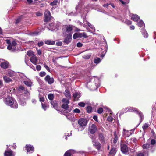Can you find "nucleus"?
Wrapping results in <instances>:
<instances>
[{
	"instance_id": "nucleus-1",
	"label": "nucleus",
	"mask_w": 156,
	"mask_h": 156,
	"mask_svg": "<svg viewBox=\"0 0 156 156\" xmlns=\"http://www.w3.org/2000/svg\"><path fill=\"white\" fill-rule=\"evenodd\" d=\"M5 102L7 105L10 106L12 108L16 109L18 108L17 102L12 97L8 96L6 99Z\"/></svg>"
},
{
	"instance_id": "nucleus-2",
	"label": "nucleus",
	"mask_w": 156,
	"mask_h": 156,
	"mask_svg": "<svg viewBox=\"0 0 156 156\" xmlns=\"http://www.w3.org/2000/svg\"><path fill=\"white\" fill-rule=\"evenodd\" d=\"M119 134L118 132L115 131L114 133V136L111 139V146H116L118 144L117 141L118 138Z\"/></svg>"
},
{
	"instance_id": "nucleus-3",
	"label": "nucleus",
	"mask_w": 156,
	"mask_h": 156,
	"mask_svg": "<svg viewBox=\"0 0 156 156\" xmlns=\"http://www.w3.org/2000/svg\"><path fill=\"white\" fill-rule=\"evenodd\" d=\"M6 42L8 45L7 46V48L9 50H14L15 49V46L17 44V43L14 41H11L10 40L7 39L6 40Z\"/></svg>"
},
{
	"instance_id": "nucleus-4",
	"label": "nucleus",
	"mask_w": 156,
	"mask_h": 156,
	"mask_svg": "<svg viewBox=\"0 0 156 156\" xmlns=\"http://www.w3.org/2000/svg\"><path fill=\"white\" fill-rule=\"evenodd\" d=\"M51 16L50 11L48 10H46L44 13V21L47 22L51 20Z\"/></svg>"
},
{
	"instance_id": "nucleus-5",
	"label": "nucleus",
	"mask_w": 156,
	"mask_h": 156,
	"mask_svg": "<svg viewBox=\"0 0 156 156\" xmlns=\"http://www.w3.org/2000/svg\"><path fill=\"white\" fill-rule=\"evenodd\" d=\"M83 37L84 38H87L88 36H87L85 33H75L74 34L73 36V38L74 39H75L78 38H81Z\"/></svg>"
},
{
	"instance_id": "nucleus-6",
	"label": "nucleus",
	"mask_w": 156,
	"mask_h": 156,
	"mask_svg": "<svg viewBox=\"0 0 156 156\" xmlns=\"http://www.w3.org/2000/svg\"><path fill=\"white\" fill-rule=\"evenodd\" d=\"M121 151L124 154H127L128 153V149L126 144L124 142H122L121 143Z\"/></svg>"
},
{
	"instance_id": "nucleus-7",
	"label": "nucleus",
	"mask_w": 156,
	"mask_h": 156,
	"mask_svg": "<svg viewBox=\"0 0 156 156\" xmlns=\"http://www.w3.org/2000/svg\"><path fill=\"white\" fill-rule=\"evenodd\" d=\"M95 138H96L94 136H92L91 137L92 141L94 142L93 145L95 146L98 150H99L101 147V144L98 141H96Z\"/></svg>"
},
{
	"instance_id": "nucleus-8",
	"label": "nucleus",
	"mask_w": 156,
	"mask_h": 156,
	"mask_svg": "<svg viewBox=\"0 0 156 156\" xmlns=\"http://www.w3.org/2000/svg\"><path fill=\"white\" fill-rule=\"evenodd\" d=\"M72 36L71 33H70L67 34L66 37L65 38L63 41V42L66 44L69 43L71 41Z\"/></svg>"
},
{
	"instance_id": "nucleus-9",
	"label": "nucleus",
	"mask_w": 156,
	"mask_h": 156,
	"mask_svg": "<svg viewBox=\"0 0 156 156\" xmlns=\"http://www.w3.org/2000/svg\"><path fill=\"white\" fill-rule=\"evenodd\" d=\"M44 80L46 82L48 83L49 84H52L54 81V80L53 77H50L49 75H47L44 78Z\"/></svg>"
},
{
	"instance_id": "nucleus-10",
	"label": "nucleus",
	"mask_w": 156,
	"mask_h": 156,
	"mask_svg": "<svg viewBox=\"0 0 156 156\" xmlns=\"http://www.w3.org/2000/svg\"><path fill=\"white\" fill-rule=\"evenodd\" d=\"M27 151V154L32 153L34 151V148L33 146L30 144H27L25 147Z\"/></svg>"
},
{
	"instance_id": "nucleus-11",
	"label": "nucleus",
	"mask_w": 156,
	"mask_h": 156,
	"mask_svg": "<svg viewBox=\"0 0 156 156\" xmlns=\"http://www.w3.org/2000/svg\"><path fill=\"white\" fill-rule=\"evenodd\" d=\"M87 122V120L84 118H81L78 121L79 124L81 127L85 126Z\"/></svg>"
},
{
	"instance_id": "nucleus-12",
	"label": "nucleus",
	"mask_w": 156,
	"mask_h": 156,
	"mask_svg": "<svg viewBox=\"0 0 156 156\" xmlns=\"http://www.w3.org/2000/svg\"><path fill=\"white\" fill-rule=\"evenodd\" d=\"M136 113L139 116L140 118V123L136 126V127H138L140 123L142 122V120H143L144 119V115L143 114V113L141 112V111H139V110L137 111V112H136Z\"/></svg>"
},
{
	"instance_id": "nucleus-13",
	"label": "nucleus",
	"mask_w": 156,
	"mask_h": 156,
	"mask_svg": "<svg viewBox=\"0 0 156 156\" xmlns=\"http://www.w3.org/2000/svg\"><path fill=\"white\" fill-rule=\"evenodd\" d=\"M135 129H131L130 130H126L124 129V133L126 134L127 136H129L131 135L133 133Z\"/></svg>"
},
{
	"instance_id": "nucleus-14",
	"label": "nucleus",
	"mask_w": 156,
	"mask_h": 156,
	"mask_svg": "<svg viewBox=\"0 0 156 156\" xmlns=\"http://www.w3.org/2000/svg\"><path fill=\"white\" fill-rule=\"evenodd\" d=\"M117 150L116 146H111V149L109 153V155L114 156Z\"/></svg>"
},
{
	"instance_id": "nucleus-15",
	"label": "nucleus",
	"mask_w": 156,
	"mask_h": 156,
	"mask_svg": "<svg viewBox=\"0 0 156 156\" xmlns=\"http://www.w3.org/2000/svg\"><path fill=\"white\" fill-rule=\"evenodd\" d=\"M58 101L56 100L51 101L50 103L53 108L57 110H58Z\"/></svg>"
},
{
	"instance_id": "nucleus-16",
	"label": "nucleus",
	"mask_w": 156,
	"mask_h": 156,
	"mask_svg": "<svg viewBox=\"0 0 156 156\" xmlns=\"http://www.w3.org/2000/svg\"><path fill=\"white\" fill-rule=\"evenodd\" d=\"M1 67L4 69H6L9 67V63L7 61L1 62L0 64Z\"/></svg>"
},
{
	"instance_id": "nucleus-17",
	"label": "nucleus",
	"mask_w": 156,
	"mask_h": 156,
	"mask_svg": "<svg viewBox=\"0 0 156 156\" xmlns=\"http://www.w3.org/2000/svg\"><path fill=\"white\" fill-rule=\"evenodd\" d=\"M30 62L33 64L36 65L37 62V59L35 56H31L30 59Z\"/></svg>"
},
{
	"instance_id": "nucleus-18",
	"label": "nucleus",
	"mask_w": 156,
	"mask_h": 156,
	"mask_svg": "<svg viewBox=\"0 0 156 156\" xmlns=\"http://www.w3.org/2000/svg\"><path fill=\"white\" fill-rule=\"evenodd\" d=\"M15 154L11 150L6 151L4 153L5 156H15Z\"/></svg>"
},
{
	"instance_id": "nucleus-19",
	"label": "nucleus",
	"mask_w": 156,
	"mask_h": 156,
	"mask_svg": "<svg viewBox=\"0 0 156 156\" xmlns=\"http://www.w3.org/2000/svg\"><path fill=\"white\" fill-rule=\"evenodd\" d=\"M131 19L134 21H138L140 19L139 16L136 14H133L131 18Z\"/></svg>"
},
{
	"instance_id": "nucleus-20",
	"label": "nucleus",
	"mask_w": 156,
	"mask_h": 156,
	"mask_svg": "<svg viewBox=\"0 0 156 156\" xmlns=\"http://www.w3.org/2000/svg\"><path fill=\"white\" fill-rule=\"evenodd\" d=\"M65 27L66 29V31L68 32H71L73 30L72 27L69 25H66Z\"/></svg>"
},
{
	"instance_id": "nucleus-21",
	"label": "nucleus",
	"mask_w": 156,
	"mask_h": 156,
	"mask_svg": "<svg viewBox=\"0 0 156 156\" xmlns=\"http://www.w3.org/2000/svg\"><path fill=\"white\" fill-rule=\"evenodd\" d=\"M4 81L6 83H9L12 81V80L11 79L7 76H5L3 77Z\"/></svg>"
},
{
	"instance_id": "nucleus-22",
	"label": "nucleus",
	"mask_w": 156,
	"mask_h": 156,
	"mask_svg": "<svg viewBox=\"0 0 156 156\" xmlns=\"http://www.w3.org/2000/svg\"><path fill=\"white\" fill-rule=\"evenodd\" d=\"M99 139L102 143H105L104 137L102 134H100L99 136Z\"/></svg>"
},
{
	"instance_id": "nucleus-23",
	"label": "nucleus",
	"mask_w": 156,
	"mask_h": 156,
	"mask_svg": "<svg viewBox=\"0 0 156 156\" xmlns=\"http://www.w3.org/2000/svg\"><path fill=\"white\" fill-rule=\"evenodd\" d=\"M45 43L48 45H54L55 44V41L50 40H47L45 41Z\"/></svg>"
},
{
	"instance_id": "nucleus-24",
	"label": "nucleus",
	"mask_w": 156,
	"mask_h": 156,
	"mask_svg": "<svg viewBox=\"0 0 156 156\" xmlns=\"http://www.w3.org/2000/svg\"><path fill=\"white\" fill-rule=\"evenodd\" d=\"M89 130L91 134L94 133L97 130L96 127H89Z\"/></svg>"
},
{
	"instance_id": "nucleus-25",
	"label": "nucleus",
	"mask_w": 156,
	"mask_h": 156,
	"mask_svg": "<svg viewBox=\"0 0 156 156\" xmlns=\"http://www.w3.org/2000/svg\"><path fill=\"white\" fill-rule=\"evenodd\" d=\"M64 94L66 97L68 98L70 97V92L68 89H66L65 90Z\"/></svg>"
},
{
	"instance_id": "nucleus-26",
	"label": "nucleus",
	"mask_w": 156,
	"mask_h": 156,
	"mask_svg": "<svg viewBox=\"0 0 156 156\" xmlns=\"http://www.w3.org/2000/svg\"><path fill=\"white\" fill-rule=\"evenodd\" d=\"M68 104V103L62 104L61 106L62 108L65 110H67L69 108Z\"/></svg>"
},
{
	"instance_id": "nucleus-27",
	"label": "nucleus",
	"mask_w": 156,
	"mask_h": 156,
	"mask_svg": "<svg viewBox=\"0 0 156 156\" xmlns=\"http://www.w3.org/2000/svg\"><path fill=\"white\" fill-rule=\"evenodd\" d=\"M151 145L149 144H144L143 146V149H147L151 147Z\"/></svg>"
},
{
	"instance_id": "nucleus-28",
	"label": "nucleus",
	"mask_w": 156,
	"mask_h": 156,
	"mask_svg": "<svg viewBox=\"0 0 156 156\" xmlns=\"http://www.w3.org/2000/svg\"><path fill=\"white\" fill-rule=\"evenodd\" d=\"M86 111L87 113H90L92 111V107L90 106H88L86 108Z\"/></svg>"
},
{
	"instance_id": "nucleus-29",
	"label": "nucleus",
	"mask_w": 156,
	"mask_h": 156,
	"mask_svg": "<svg viewBox=\"0 0 156 156\" xmlns=\"http://www.w3.org/2000/svg\"><path fill=\"white\" fill-rule=\"evenodd\" d=\"M137 25L138 26L140 27H143L144 26V24L142 20H140L139 22L137 23Z\"/></svg>"
},
{
	"instance_id": "nucleus-30",
	"label": "nucleus",
	"mask_w": 156,
	"mask_h": 156,
	"mask_svg": "<svg viewBox=\"0 0 156 156\" xmlns=\"http://www.w3.org/2000/svg\"><path fill=\"white\" fill-rule=\"evenodd\" d=\"M73 96L75 99H78L80 97L79 94L76 92L73 93Z\"/></svg>"
},
{
	"instance_id": "nucleus-31",
	"label": "nucleus",
	"mask_w": 156,
	"mask_h": 156,
	"mask_svg": "<svg viewBox=\"0 0 156 156\" xmlns=\"http://www.w3.org/2000/svg\"><path fill=\"white\" fill-rule=\"evenodd\" d=\"M122 4L123 5H126L128 4L129 2V0H119Z\"/></svg>"
},
{
	"instance_id": "nucleus-32",
	"label": "nucleus",
	"mask_w": 156,
	"mask_h": 156,
	"mask_svg": "<svg viewBox=\"0 0 156 156\" xmlns=\"http://www.w3.org/2000/svg\"><path fill=\"white\" fill-rule=\"evenodd\" d=\"M101 59L100 58L98 57L94 58V62L96 64H98L100 62Z\"/></svg>"
},
{
	"instance_id": "nucleus-33",
	"label": "nucleus",
	"mask_w": 156,
	"mask_h": 156,
	"mask_svg": "<svg viewBox=\"0 0 156 156\" xmlns=\"http://www.w3.org/2000/svg\"><path fill=\"white\" fill-rule=\"evenodd\" d=\"M72 151L71 150L67 151L64 154V156H71Z\"/></svg>"
},
{
	"instance_id": "nucleus-34",
	"label": "nucleus",
	"mask_w": 156,
	"mask_h": 156,
	"mask_svg": "<svg viewBox=\"0 0 156 156\" xmlns=\"http://www.w3.org/2000/svg\"><path fill=\"white\" fill-rule=\"evenodd\" d=\"M138 110V109L137 108H133V107H131L129 109V111L131 112L135 111V112H137Z\"/></svg>"
},
{
	"instance_id": "nucleus-35",
	"label": "nucleus",
	"mask_w": 156,
	"mask_h": 156,
	"mask_svg": "<svg viewBox=\"0 0 156 156\" xmlns=\"http://www.w3.org/2000/svg\"><path fill=\"white\" fill-rule=\"evenodd\" d=\"M48 97L50 100L51 101H53V100L54 98V95L52 94H50L48 95Z\"/></svg>"
},
{
	"instance_id": "nucleus-36",
	"label": "nucleus",
	"mask_w": 156,
	"mask_h": 156,
	"mask_svg": "<svg viewBox=\"0 0 156 156\" xmlns=\"http://www.w3.org/2000/svg\"><path fill=\"white\" fill-rule=\"evenodd\" d=\"M24 83L27 86L30 87L31 86V83L30 82L28 81H24Z\"/></svg>"
},
{
	"instance_id": "nucleus-37",
	"label": "nucleus",
	"mask_w": 156,
	"mask_h": 156,
	"mask_svg": "<svg viewBox=\"0 0 156 156\" xmlns=\"http://www.w3.org/2000/svg\"><path fill=\"white\" fill-rule=\"evenodd\" d=\"M142 34L145 38H147L148 37V34L145 30H144L142 32Z\"/></svg>"
},
{
	"instance_id": "nucleus-38",
	"label": "nucleus",
	"mask_w": 156,
	"mask_h": 156,
	"mask_svg": "<svg viewBox=\"0 0 156 156\" xmlns=\"http://www.w3.org/2000/svg\"><path fill=\"white\" fill-rule=\"evenodd\" d=\"M58 2L57 0H54L53 2L50 3V5L51 6H54L56 5Z\"/></svg>"
},
{
	"instance_id": "nucleus-39",
	"label": "nucleus",
	"mask_w": 156,
	"mask_h": 156,
	"mask_svg": "<svg viewBox=\"0 0 156 156\" xmlns=\"http://www.w3.org/2000/svg\"><path fill=\"white\" fill-rule=\"evenodd\" d=\"M62 101L63 103H66L69 104V100L67 99L66 98H63L62 100Z\"/></svg>"
},
{
	"instance_id": "nucleus-40",
	"label": "nucleus",
	"mask_w": 156,
	"mask_h": 156,
	"mask_svg": "<svg viewBox=\"0 0 156 156\" xmlns=\"http://www.w3.org/2000/svg\"><path fill=\"white\" fill-rule=\"evenodd\" d=\"M27 55L29 56H32L33 55H34L33 54V52L32 51H29L27 52Z\"/></svg>"
},
{
	"instance_id": "nucleus-41",
	"label": "nucleus",
	"mask_w": 156,
	"mask_h": 156,
	"mask_svg": "<svg viewBox=\"0 0 156 156\" xmlns=\"http://www.w3.org/2000/svg\"><path fill=\"white\" fill-rule=\"evenodd\" d=\"M46 74L45 72H41L39 73V76L41 77L44 76Z\"/></svg>"
},
{
	"instance_id": "nucleus-42",
	"label": "nucleus",
	"mask_w": 156,
	"mask_h": 156,
	"mask_svg": "<svg viewBox=\"0 0 156 156\" xmlns=\"http://www.w3.org/2000/svg\"><path fill=\"white\" fill-rule=\"evenodd\" d=\"M83 57V58L86 59H88L90 58V54L85 55H84Z\"/></svg>"
},
{
	"instance_id": "nucleus-43",
	"label": "nucleus",
	"mask_w": 156,
	"mask_h": 156,
	"mask_svg": "<svg viewBox=\"0 0 156 156\" xmlns=\"http://www.w3.org/2000/svg\"><path fill=\"white\" fill-rule=\"evenodd\" d=\"M103 109L101 107L99 108L97 110L98 113L99 114L103 112Z\"/></svg>"
},
{
	"instance_id": "nucleus-44",
	"label": "nucleus",
	"mask_w": 156,
	"mask_h": 156,
	"mask_svg": "<svg viewBox=\"0 0 156 156\" xmlns=\"http://www.w3.org/2000/svg\"><path fill=\"white\" fill-rule=\"evenodd\" d=\"M78 105L80 107H84L85 106V104L84 103L81 102L79 103Z\"/></svg>"
},
{
	"instance_id": "nucleus-45",
	"label": "nucleus",
	"mask_w": 156,
	"mask_h": 156,
	"mask_svg": "<svg viewBox=\"0 0 156 156\" xmlns=\"http://www.w3.org/2000/svg\"><path fill=\"white\" fill-rule=\"evenodd\" d=\"M132 21L128 20H126L125 21V23L128 25H130L132 24Z\"/></svg>"
},
{
	"instance_id": "nucleus-46",
	"label": "nucleus",
	"mask_w": 156,
	"mask_h": 156,
	"mask_svg": "<svg viewBox=\"0 0 156 156\" xmlns=\"http://www.w3.org/2000/svg\"><path fill=\"white\" fill-rule=\"evenodd\" d=\"M150 122L149 121L148 122H147L146 123L144 126H142V127H149V126H150Z\"/></svg>"
},
{
	"instance_id": "nucleus-47",
	"label": "nucleus",
	"mask_w": 156,
	"mask_h": 156,
	"mask_svg": "<svg viewBox=\"0 0 156 156\" xmlns=\"http://www.w3.org/2000/svg\"><path fill=\"white\" fill-rule=\"evenodd\" d=\"M73 112L75 113H79L80 112V109L78 108H76L73 110Z\"/></svg>"
},
{
	"instance_id": "nucleus-48",
	"label": "nucleus",
	"mask_w": 156,
	"mask_h": 156,
	"mask_svg": "<svg viewBox=\"0 0 156 156\" xmlns=\"http://www.w3.org/2000/svg\"><path fill=\"white\" fill-rule=\"evenodd\" d=\"M41 66L40 65H37L36 67V69L37 71H38L41 70Z\"/></svg>"
},
{
	"instance_id": "nucleus-49",
	"label": "nucleus",
	"mask_w": 156,
	"mask_h": 156,
	"mask_svg": "<svg viewBox=\"0 0 156 156\" xmlns=\"http://www.w3.org/2000/svg\"><path fill=\"white\" fill-rule=\"evenodd\" d=\"M107 120L110 122H112L113 120V118L111 116H108L107 118Z\"/></svg>"
},
{
	"instance_id": "nucleus-50",
	"label": "nucleus",
	"mask_w": 156,
	"mask_h": 156,
	"mask_svg": "<svg viewBox=\"0 0 156 156\" xmlns=\"http://www.w3.org/2000/svg\"><path fill=\"white\" fill-rule=\"evenodd\" d=\"M36 14L38 16H42L43 14L39 12H38L36 13Z\"/></svg>"
},
{
	"instance_id": "nucleus-51",
	"label": "nucleus",
	"mask_w": 156,
	"mask_h": 156,
	"mask_svg": "<svg viewBox=\"0 0 156 156\" xmlns=\"http://www.w3.org/2000/svg\"><path fill=\"white\" fill-rule=\"evenodd\" d=\"M44 67L46 68V69L49 72L50 71V68L47 65L45 64L44 65Z\"/></svg>"
},
{
	"instance_id": "nucleus-52",
	"label": "nucleus",
	"mask_w": 156,
	"mask_h": 156,
	"mask_svg": "<svg viewBox=\"0 0 156 156\" xmlns=\"http://www.w3.org/2000/svg\"><path fill=\"white\" fill-rule=\"evenodd\" d=\"M76 130L79 131H82L84 130V127H78V128L76 129Z\"/></svg>"
},
{
	"instance_id": "nucleus-53",
	"label": "nucleus",
	"mask_w": 156,
	"mask_h": 156,
	"mask_svg": "<svg viewBox=\"0 0 156 156\" xmlns=\"http://www.w3.org/2000/svg\"><path fill=\"white\" fill-rule=\"evenodd\" d=\"M130 140L131 141H131H132L134 143H136L137 142V140L136 138H133L130 139Z\"/></svg>"
},
{
	"instance_id": "nucleus-54",
	"label": "nucleus",
	"mask_w": 156,
	"mask_h": 156,
	"mask_svg": "<svg viewBox=\"0 0 156 156\" xmlns=\"http://www.w3.org/2000/svg\"><path fill=\"white\" fill-rule=\"evenodd\" d=\"M76 46L78 47H81L82 46L83 44L80 42H78Z\"/></svg>"
},
{
	"instance_id": "nucleus-55",
	"label": "nucleus",
	"mask_w": 156,
	"mask_h": 156,
	"mask_svg": "<svg viewBox=\"0 0 156 156\" xmlns=\"http://www.w3.org/2000/svg\"><path fill=\"white\" fill-rule=\"evenodd\" d=\"M56 45L58 46H61L62 45V43L61 42L59 41L56 42Z\"/></svg>"
},
{
	"instance_id": "nucleus-56",
	"label": "nucleus",
	"mask_w": 156,
	"mask_h": 156,
	"mask_svg": "<svg viewBox=\"0 0 156 156\" xmlns=\"http://www.w3.org/2000/svg\"><path fill=\"white\" fill-rule=\"evenodd\" d=\"M41 105L42 108L44 110H45L47 107L46 105L43 103H42Z\"/></svg>"
},
{
	"instance_id": "nucleus-57",
	"label": "nucleus",
	"mask_w": 156,
	"mask_h": 156,
	"mask_svg": "<svg viewBox=\"0 0 156 156\" xmlns=\"http://www.w3.org/2000/svg\"><path fill=\"white\" fill-rule=\"evenodd\" d=\"M44 44V43L43 41H41L40 42H38V45L39 47L42 46Z\"/></svg>"
},
{
	"instance_id": "nucleus-58",
	"label": "nucleus",
	"mask_w": 156,
	"mask_h": 156,
	"mask_svg": "<svg viewBox=\"0 0 156 156\" xmlns=\"http://www.w3.org/2000/svg\"><path fill=\"white\" fill-rule=\"evenodd\" d=\"M39 101L41 102H44V98L43 97H41L39 98Z\"/></svg>"
},
{
	"instance_id": "nucleus-59",
	"label": "nucleus",
	"mask_w": 156,
	"mask_h": 156,
	"mask_svg": "<svg viewBox=\"0 0 156 156\" xmlns=\"http://www.w3.org/2000/svg\"><path fill=\"white\" fill-rule=\"evenodd\" d=\"M151 142L152 145H154L156 141L154 139H152L151 140Z\"/></svg>"
},
{
	"instance_id": "nucleus-60",
	"label": "nucleus",
	"mask_w": 156,
	"mask_h": 156,
	"mask_svg": "<svg viewBox=\"0 0 156 156\" xmlns=\"http://www.w3.org/2000/svg\"><path fill=\"white\" fill-rule=\"evenodd\" d=\"M146 154H144L143 153H140L137 154V156H146Z\"/></svg>"
},
{
	"instance_id": "nucleus-61",
	"label": "nucleus",
	"mask_w": 156,
	"mask_h": 156,
	"mask_svg": "<svg viewBox=\"0 0 156 156\" xmlns=\"http://www.w3.org/2000/svg\"><path fill=\"white\" fill-rule=\"evenodd\" d=\"M93 118L94 120L96 121H98V117L96 115H94L93 116Z\"/></svg>"
},
{
	"instance_id": "nucleus-62",
	"label": "nucleus",
	"mask_w": 156,
	"mask_h": 156,
	"mask_svg": "<svg viewBox=\"0 0 156 156\" xmlns=\"http://www.w3.org/2000/svg\"><path fill=\"white\" fill-rule=\"evenodd\" d=\"M37 53L39 55H41V50L39 49L37 50Z\"/></svg>"
},
{
	"instance_id": "nucleus-63",
	"label": "nucleus",
	"mask_w": 156,
	"mask_h": 156,
	"mask_svg": "<svg viewBox=\"0 0 156 156\" xmlns=\"http://www.w3.org/2000/svg\"><path fill=\"white\" fill-rule=\"evenodd\" d=\"M130 30H133L135 29V27L133 25H131L130 26Z\"/></svg>"
},
{
	"instance_id": "nucleus-64",
	"label": "nucleus",
	"mask_w": 156,
	"mask_h": 156,
	"mask_svg": "<svg viewBox=\"0 0 156 156\" xmlns=\"http://www.w3.org/2000/svg\"><path fill=\"white\" fill-rule=\"evenodd\" d=\"M110 4L107 3L106 4H104L103 5V6L104 7H108Z\"/></svg>"
}]
</instances>
